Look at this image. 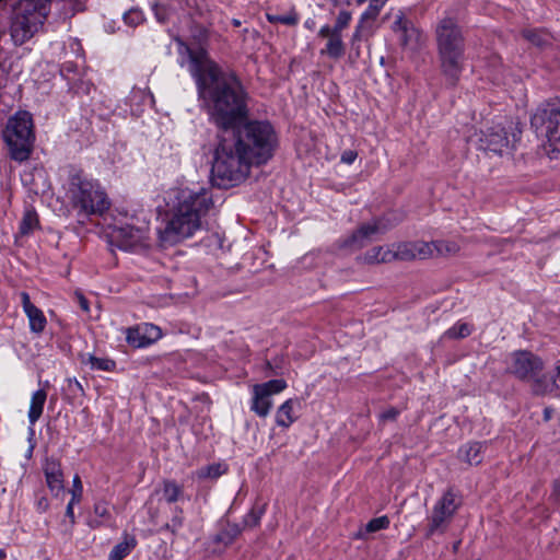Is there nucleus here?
Segmentation results:
<instances>
[{"mask_svg":"<svg viewBox=\"0 0 560 560\" xmlns=\"http://www.w3.org/2000/svg\"><path fill=\"white\" fill-rule=\"evenodd\" d=\"M81 363L94 371L112 372L116 368L114 360L108 358H98L91 353L81 355Z\"/></svg>","mask_w":560,"mask_h":560,"instance_id":"nucleus-25","label":"nucleus"},{"mask_svg":"<svg viewBox=\"0 0 560 560\" xmlns=\"http://www.w3.org/2000/svg\"><path fill=\"white\" fill-rule=\"evenodd\" d=\"M149 230L145 215L136 214L115 224L110 237L120 249L136 252L148 246Z\"/></svg>","mask_w":560,"mask_h":560,"instance_id":"nucleus-8","label":"nucleus"},{"mask_svg":"<svg viewBox=\"0 0 560 560\" xmlns=\"http://www.w3.org/2000/svg\"><path fill=\"white\" fill-rule=\"evenodd\" d=\"M459 504L457 495L452 490L446 491L433 506L429 517L427 536L430 537L436 533H444Z\"/></svg>","mask_w":560,"mask_h":560,"instance_id":"nucleus-10","label":"nucleus"},{"mask_svg":"<svg viewBox=\"0 0 560 560\" xmlns=\"http://www.w3.org/2000/svg\"><path fill=\"white\" fill-rule=\"evenodd\" d=\"M429 244L432 245V255H453L459 250L458 244L453 241H436Z\"/></svg>","mask_w":560,"mask_h":560,"instance_id":"nucleus-31","label":"nucleus"},{"mask_svg":"<svg viewBox=\"0 0 560 560\" xmlns=\"http://www.w3.org/2000/svg\"><path fill=\"white\" fill-rule=\"evenodd\" d=\"M68 197L72 208L84 218L102 215L110 207V200L102 185L81 175L71 177Z\"/></svg>","mask_w":560,"mask_h":560,"instance_id":"nucleus-4","label":"nucleus"},{"mask_svg":"<svg viewBox=\"0 0 560 560\" xmlns=\"http://www.w3.org/2000/svg\"><path fill=\"white\" fill-rule=\"evenodd\" d=\"M143 13L139 9H131L124 14V21L130 26H137L143 21Z\"/></svg>","mask_w":560,"mask_h":560,"instance_id":"nucleus-38","label":"nucleus"},{"mask_svg":"<svg viewBox=\"0 0 560 560\" xmlns=\"http://www.w3.org/2000/svg\"><path fill=\"white\" fill-rule=\"evenodd\" d=\"M183 525V517L180 515H176L172 518L171 524H167V527L172 528L173 532L178 530Z\"/></svg>","mask_w":560,"mask_h":560,"instance_id":"nucleus-46","label":"nucleus"},{"mask_svg":"<svg viewBox=\"0 0 560 560\" xmlns=\"http://www.w3.org/2000/svg\"><path fill=\"white\" fill-rule=\"evenodd\" d=\"M75 298H77L78 303H79L80 307L82 308V311L88 313L90 311L88 300L81 293H75Z\"/></svg>","mask_w":560,"mask_h":560,"instance_id":"nucleus-48","label":"nucleus"},{"mask_svg":"<svg viewBox=\"0 0 560 560\" xmlns=\"http://www.w3.org/2000/svg\"><path fill=\"white\" fill-rule=\"evenodd\" d=\"M389 526V518L386 515L371 520L358 534V538H364L365 534L386 529Z\"/></svg>","mask_w":560,"mask_h":560,"instance_id":"nucleus-29","label":"nucleus"},{"mask_svg":"<svg viewBox=\"0 0 560 560\" xmlns=\"http://www.w3.org/2000/svg\"><path fill=\"white\" fill-rule=\"evenodd\" d=\"M520 136L521 129L513 122H510L508 128L495 126L482 132L480 148L500 155L509 154L515 148Z\"/></svg>","mask_w":560,"mask_h":560,"instance_id":"nucleus-9","label":"nucleus"},{"mask_svg":"<svg viewBox=\"0 0 560 560\" xmlns=\"http://www.w3.org/2000/svg\"><path fill=\"white\" fill-rule=\"evenodd\" d=\"M38 226V217L34 209L26 208L20 222V233L22 235L31 234Z\"/></svg>","mask_w":560,"mask_h":560,"instance_id":"nucleus-28","label":"nucleus"},{"mask_svg":"<svg viewBox=\"0 0 560 560\" xmlns=\"http://www.w3.org/2000/svg\"><path fill=\"white\" fill-rule=\"evenodd\" d=\"M388 225L382 219L362 224L347 241L346 246L361 248L383 234Z\"/></svg>","mask_w":560,"mask_h":560,"instance_id":"nucleus-16","label":"nucleus"},{"mask_svg":"<svg viewBox=\"0 0 560 560\" xmlns=\"http://www.w3.org/2000/svg\"><path fill=\"white\" fill-rule=\"evenodd\" d=\"M230 136L229 132L221 129L211 167L214 183L224 188L243 182L249 174L253 164Z\"/></svg>","mask_w":560,"mask_h":560,"instance_id":"nucleus-3","label":"nucleus"},{"mask_svg":"<svg viewBox=\"0 0 560 560\" xmlns=\"http://www.w3.org/2000/svg\"><path fill=\"white\" fill-rule=\"evenodd\" d=\"M385 18H393L392 31L397 35L400 45L410 51L418 50L424 43L423 35L410 20L404 10H390Z\"/></svg>","mask_w":560,"mask_h":560,"instance_id":"nucleus-11","label":"nucleus"},{"mask_svg":"<svg viewBox=\"0 0 560 560\" xmlns=\"http://www.w3.org/2000/svg\"><path fill=\"white\" fill-rule=\"evenodd\" d=\"M161 337V328L150 323H143L126 329V341L133 348L148 347Z\"/></svg>","mask_w":560,"mask_h":560,"instance_id":"nucleus-15","label":"nucleus"},{"mask_svg":"<svg viewBox=\"0 0 560 560\" xmlns=\"http://www.w3.org/2000/svg\"><path fill=\"white\" fill-rule=\"evenodd\" d=\"M385 3L386 2L372 1L370 3V5L368 7V9L362 14L360 21L364 22V20H368V19L375 20L376 16L378 15L380 11L382 10V8L385 5Z\"/></svg>","mask_w":560,"mask_h":560,"instance_id":"nucleus-37","label":"nucleus"},{"mask_svg":"<svg viewBox=\"0 0 560 560\" xmlns=\"http://www.w3.org/2000/svg\"><path fill=\"white\" fill-rule=\"evenodd\" d=\"M226 471V466L221 463H214L197 470V477L200 479H215Z\"/></svg>","mask_w":560,"mask_h":560,"instance_id":"nucleus-30","label":"nucleus"},{"mask_svg":"<svg viewBox=\"0 0 560 560\" xmlns=\"http://www.w3.org/2000/svg\"><path fill=\"white\" fill-rule=\"evenodd\" d=\"M79 502L80 501H72V498H71L67 505L66 516L70 520L71 525H73L75 523L74 505L78 504Z\"/></svg>","mask_w":560,"mask_h":560,"instance_id":"nucleus-43","label":"nucleus"},{"mask_svg":"<svg viewBox=\"0 0 560 560\" xmlns=\"http://www.w3.org/2000/svg\"><path fill=\"white\" fill-rule=\"evenodd\" d=\"M318 35L320 37L327 38V43L324 49H322V55H327L332 59H339L345 54V44L342 40V36L335 32L330 31V25L326 24L320 27Z\"/></svg>","mask_w":560,"mask_h":560,"instance_id":"nucleus-19","label":"nucleus"},{"mask_svg":"<svg viewBox=\"0 0 560 560\" xmlns=\"http://www.w3.org/2000/svg\"><path fill=\"white\" fill-rule=\"evenodd\" d=\"M482 450L481 443H468L459 450V455L469 465H478L482 460Z\"/></svg>","mask_w":560,"mask_h":560,"instance_id":"nucleus-26","label":"nucleus"},{"mask_svg":"<svg viewBox=\"0 0 560 560\" xmlns=\"http://www.w3.org/2000/svg\"><path fill=\"white\" fill-rule=\"evenodd\" d=\"M137 541L132 536H127L125 539L117 544L110 551L108 560H122L136 547Z\"/></svg>","mask_w":560,"mask_h":560,"instance_id":"nucleus-27","label":"nucleus"},{"mask_svg":"<svg viewBox=\"0 0 560 560\" xmlns=\"http://www.w3.org/2000/svg\"><path fill=\"white\" fill-rule=\"evenodd\" d=\"M264 513V506L254 508L246 516L245 524L250 527L256 526L259 523Z\"/></svg>","mask_w":560,"mask_h":560,"instance_id":"nucleus-39","label":"nucleus"},{"mask_svg":"<svg viewBox=\"0 0 560 560\" xmlns=\"http://www.w3.org/2000/svg\"><path fill=\"white\" fill-rule=\"evenodd\" d=\"M94 514L97 518L91 521L92 526L105 524L110 518V510L104 502H98L94 505Z\"/></svg>","mask_w":560,"mask_h":560,"instance_id":"nucleus-33","label":"nucleus"},{"mask_svg":"<svg viewBox=\"0 0 560 560\" xmlns=\"http://www.w3.org/2000/svg\"><path fill=\"white\" fill-rule=\"evenodd\" d=\"M471 334V326L467 323H456L454 326H452L450 329H447L443 337L450 338V339H459L465 338Z\"/></svg>","mask_w":560,"mask_h":560,"instance_id":"nucleus-32","label":"nucleus"},{"mask_svg":"<svg viewBox=\"0 0 560 560\" xmlns=\"http://www.w3.org/2000/svg\"><path fill=\"white\" fill-rule=\"evenodd\" d=\"M46 399L47 393L44 388L37 389L33 393L27 415L31 425H34L42 417Z\"/></svg>","mask_w":560,"mask_h":560,"instance_id":"nucleus-22","label":"nucleus"},{"mask_svg":"<svg viewBox=\"0 0 560 560\" xmlns=\"http://www.w3.org/2000/svg\"><path fill=\"white\" fill-rule=\"evenodd\" d=\"M75 385L81 389V384L79 382L75 381Z\"/></svg>","mask_w":560,"mask_h":560,"instance_id":"nucleus-53","label":"nucleus"},{"mask_svg":"<svg viewBox=\"0 0 560 560\" xmlns=\"http://www.w3.org/2000/svg\"><path fill=\"white\" fill-rule=\"evenodd\" d=\"M46 560H49V559H46Z\"/></svg>","mask_w":560,"mask_h":560,"instance_id":"nucleus-54","label":"nucleus"},{"mask_svg":"<svg viewBox=\"0 0 560 560\" xmlns=\"http://www.w3.org/2000/svg\"><path fill=\"white\" fill-rule=\"evenodd\" d=\"M351 19L352 15L349 11H340L337 15L335 25L332 27L330 26V31L341 35L342 31L350 24Z\"/></svg>","mask_w":560,"mask_h":560,"instance_id":"nucleus-34","label":"nucleus"},{"mask_svg":"<svg viewBox=\"0 0 560 560\" xmlns=\"http://www.w3.org/2000/svg\"><path fill=\"white\" fill-rule=\"evenodd\" d=\"M21 300L23 311L28 318L31 331L35 334L42 332L47 324L44 313L31 302L30 295L26 292L21 293Z\"/></svg>","mask_w":560,"mask_h":560,"instance_id":"nucleus-20","label":"nucleus"},{"mask_svg":"<svg viewBox=\"0 0 560 560\" xmlns=\"http://www.w3.org/2000/svg\"><path fill=\"white\" fill-rule=\"evenodd\" d=\"M392 248H394V260L424 259L432 256V245L422 241L393 244Z\"/></svg>","mask_w":560,"mask_h":560,"instance_id":"nucleus-17","label":"nucleus"},{"mask_svg":"<svg viewBox=\"0 0 560 560\" xmlns=\"http://www.w3.org/2000/svg\"><path fill=\"white\" fill-rule=\"evenodd\" d=\"M167 210L161 238L175 244L191 237L201 228V218L212 207V195L206 183L180 180L165 196Z\"/></svg>","mask_w":560,"mask_h":560,"instance_id":"nucleus-2","label":"nucleus"},{"mask_svg":"<svg viewBox=\"0 0 560 560\" xmlns=\"http://www.w3.org/2000/svg\"><path fill=\"white\" fill-rule=\"evenodd\" d=\"M542 369V361L528 351H515L508 359V371L521 380H533Z\"/></svg>","mask_w":560,"mask_h":560,"instance_id":"nucleus-13","label":"nucleus"},{"mask_svg":"<svg viewBox=\"0 0 560 560\" xmlns=\"http://www.w3.org/2000/svg\"><path fill=\"white\" fill-rule=\"evenodd\" d=\"M298 405V399L285 400L276 412V423L282 428H289L296 420L293 410Z\"/></svg>","mask_w":560,"mask_h":560,"instance_id":"nucleus-23","label":"nucleus"},{"mask_svg":"<svg viewBox=\"0 0 560 560\" xmlns=\"http://www.w3.org/2000/svg\"><path fill=\"white\" fill-rule=\"evenodd\" d=\"M48 506H49V503H48L47 498H45V497H40V498L36 501V509H37L39 512H45V511H47Z\"/></svg>","mask_w":560,"mask_h":560,"instance_id":"nucleus-49","label":"nucleus"},{"mask_svg":"<svg viewBox=\"0 0 560 560\" xmlns=\"http://www.w3.org/2000/svg\"><path fill=\"white\" fill-rule=\"evenodd\" d=\"M360 261L369 265L389 262L394 260V248L389 246H376L358 258Z\"/></svg>","mask_w":560,"mask_h":560,"instance_id":"nucleus-21","label":"nucleus"},{"mask_svg":"<svg viewBox=\"0 0 560 560\" xmlns=\"http://www.w3.org/2000/svg\"><path fill=\"white\" fill-rule=\"evenodd\" d=\"M5 557H7L5 551L0 548V560H3Z\"/></svg>","mask_w":560,"mask_h":560,"instance_id":"nucleus-51","label":"nucleus"},{"mask_svg":"<svg viewBox=\"0 0 560 560\" xmlns=\"http://www.w3.org/2000/svg\"><path fill=\"white\" fill-rule=\"evenodd\" d=\"M154 13L160 23H165L168 20V16L165 12V9L160 5L154 7Z\"/></svg>","mask_w":560,"mask_h":560,"instance_id":"nucleus-45","label":"nucleus"},{"mask_svg":"<svg viewBox=\"0 0 560 560\" xmlns=\"http://www.w3.org/2000/svg\"><path fill=\"white\" fill-rule=\"evenodd\" d=\"M267 18L272 23L277 22L285 25H295L299 21L294 11H290L284 14H267Z\"/></svg>","mask_w":560,"mask_h":560,"instance_id":"nucleus-36","label":"nucleus"},{"mask_svg":"<svg viewBox=\"0 0 560 560\" xmlns=\"http://www.w3.org/2000/svg\"><path fill=\"white\" fill-rule=\"evenodd\" d=\"M72 501H81L83 495V485L79 475H75L70 489Z\"/></svg>","mask_w":560,"mask_h":560,"instance_id":"nucleus-40","label":"nucleus"},{"mask_svg":"<svg viewBox=\"0 0 560 560\" xmlns=\"http://www.w3.org/2000/svg\"><path fill=\"white\" fill-rule=\"evenodd\" d=\"M50 0H20L14 8L10 33L15 45L34 36L49 12Z\"/></svg>","mask_w":560,"mask_h":560,"instance_id":"nucleus-6","label":"nucleus"},{"mask_svg":"<svg viewBox=\"0 0 560 560\" xmlns=\"http://www.w3.org/2000/svg\"><path fill=\"white\" fill-rule=\"evenodd\" d=\"M539 124L552 150L560 152V108L550 107L537 113L532 125L538 127Z\"/></svg>","mask_w":560,"mask_h":560,"instance_id":"nucleus-14","label":"nucleus"},{"mask_svg":"<svg viewBox=\"0 0 560 560\" xmlns=\"http://www.w3.org/2000/svg\"><path fill=\"white\" fill-rule=\"evenodd\" d=\"M180 494L182 488L177 483L173 481H167L164 483L163 497L167 502L172 503L177 501Z\"/></svg>","mask_w":560,"mask_h":560,"instance_id":"nucleus-35","label":"nucleus"},{"mask_svg":"<svg viewBox=\"0 0 560 560\" xmlns=\"http://www.w3.org/2000/svg\"><path fill=\"white\" fill-rule=\"evenodd\" d=\"M287 388L284 380H271L252 386L250 410L258 417L266 418L272 408V396Z\"/></svg>","mask_w":560,"mask_h":560,"instance_id":"nucleus-12","label":"nucleus"},{"mask_svg":"<svg viewBox=\"0 0 560 560\" xmlns=\"http://www.w3.org/2000/svg\"><path fill=\"white\" fill-rule=\"evenodd\" d=\"M178 63L196 81L199 97L211 119L224 129L253 164H264L273 154L277 137L265 121H249L237 128L246 115L245 92L233 73H226L209 59L202 48H191L177 39Z\"/></svg>","mask_w":560,"mask_h":560,"instance_id":"nucleus-1","label":"nucleus"},{"mask_svg":"<svg viewBox=\"0 0 560 560\" xmlns=\"http://www.w3.org/2000/svg\"><path fill=\"white\" fill-rule=\"evenodd\" d=\"M357 156V152L352 150H347L341 154V162L346 164H352L355 161Z\"/></svg>","mask_w":560,"mask_h":560,"instance_id":"nucleus-44","label":"nucleus"},{"mask_svg":"<svg viewBox=\"0 0 560 560\" xmlns=\"http://www.w3.org/2000/svg\"><path fill=\"white\" fill-rule=\"evenodd\" d=\"M3 138L9 147L10 156L19 162L27 160L31 155L34 132L33 119L28 112L21 110L9 118L3 131Z\"/></svg>","mask_w":560,"mask_h":560,"instance_id":"nucleus-7","label":"nucleus"},{"mask_svg":"<svg viewBox=\"0 0 560 560\" xmlns=\"http://www.w3.org/2000/svg\"><path fill=\"white\" fill-rule=\"evenodd\" d=\"M304 25H305V27L312 30L314 27V25H315V22H314V20L310 19V20L305 21Z\"/></svg>","mask_w":560,"mask_h":560,"instance_id":"nucleus-50","label":"nucleus"},{"mask_svg":"<svg viewBox=\"0 0 560 560\" xmlns=\"http://www.w3.org/2000/svg\"><path fill=\"white\" fill-rule=\"evenodd\" d=\"M46 485L56 498L65 494V480L61 464L55 459H47L43 467Z\"/></svg>","mask_w":560,"mask_h":560,"instance_id":"nucleus-18","label":"nucleus"},{"mask_svg":"<svg viewBox=\"0 0 560 560\" xmlns=\"http://www.w3.org/2000/svg\"><path fill=\"white\" fill-rule=\"evenodd\" d=\"M363 37V22L360 21L357 25L352 36H351V46L357 50V55H359V43Z\"/></svg>","mask_w":560,"mask_h":560,"instance_id":"nucleus-41","label":"nucleus"},{"mask_svg":"<svg viewBox=\"0 0 560 560\" xmlns=\"http://www.w3.org/2000/svg\"><path fill=\"white\" fill-rule=\"evenodd\" d=\"M548 145H550V144L548 143ZM549 148H550V153H553V158H557V153H559V152L558 151H553L551 147H549Z\"/></svg>","mask_w":560,"mask_h":560,"instance_id":"nucleus-52","label":"nucleus"},{"mask_svg":"<svg viewBox=\"0 0 560 560\" xmlns=\"http://www.w3.org/2000/svg\"><path fill=\"white\" fill-rule=\"evenodd\" d=\"M436 40L441 67L445 75L456 80L464 61V37L456 22L444 18L436 26Z\"/></svg>","mask_w":560,"mask_h":560,"instance_id":"nucleus-5","label":"nucleus"},{"mask_svg":"<svg viewBox=\"0 0 560 560\" xmlns=\"http://www.w3.org/2000/svg\"><path fill=\"white\" fill-rule=\"evenodd\" d=\"M556 375H560V364H557L555 371L550 375H545L542 378H535L534 390L537 394H546L560 387V378Z\"/></svg>","mask_w":560,"mask_h":560,"instance_id":"nucleus-24","label":"nucleus"},{"mask_svg":"<svg viewBox=\"0 0 560 560\" xmlns=\"http://www.w3.org/2000/svg\"><path fill=\"white\" fill-rule=\"evenodd\" d=\"M524 36L527 40L538 46L545 43V40L541 38V35L535 31L524 32Z\"/></svg>","mask_w":560,"mask_h":560,"instance_id":"nucleus-42","label":"nucleus"},{"mask_svg":"<svg viewBox=\"0 0 560 560\" xmlns=\"http://www.w3.org/2000/svg\"><path fill=\"white\" fill-rule=\"evenodd\" d=\"M397 415H398L397 409L389 408L386 411L382 412L380 417L382 420H394L397 417Z\"/></svg>","mask_w":560,"mask_h":560,"instance_id":"nucleus-47","label":"nucleus"}]
</instances>
